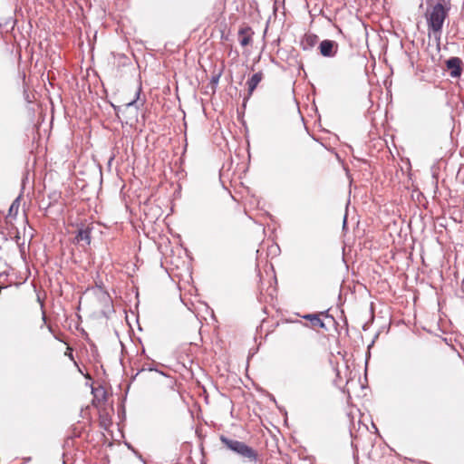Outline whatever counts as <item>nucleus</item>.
<instances>
[{
	"label": "nucleus",
	"mask_w": 464,
	"mask_h": 464,
	"mask_svg": "<svg viewBox=\"0 0 464 464\" xmlns=\"http://www.w3.org/2000/svg\"><path fill=\"white\" fill-rule=\"evenodd\" d=\"M447 16L448 9L441 3L431 5L426 11L425 17L429 34H432L436 39L440 38L443 24Z\"/></svg>",
	"instance_id": "f257e3e1"
},
{
	"label": "nucleus",
	"mask_w": 464,
	"mask_h": 464,
	"mask_svg": "<svg viewBox=\"0 0 464 464\" xmlns=\"http://www.w3.org/2000/svg\"><path fill=\"white\" fill-rule=\"evenodd\" d=\"M220 440L227 449L237 453L240 457L252 462H256L257 460V452L246 443L237 440L228 439L224 435L220 437Z\"/></svg>",
	"instance_id": "f03ea898"
},
{
	"label": "nucleus",
	"mask_w": 464,
	"mask_h": 464,
	"mask_svg": "<svg viewBox=\"0 0 464 464\" xmlns=\"http://www.w3.org/2000/svg\"><path fill=\"white\" fill-rule=\"evenodd\" d=\"M446 67L450 77L459 78L462 73L463 62L459 57H450L446 61Z\"/></svg>",
	"instance_id": "7ed1b4c3"
},
{
	"label": "nucleus",
	"mask_w": 464,
	"mask_h": 464,
	"mask_svg": "<svg viewBox=\"0 0 464 464\" xmlns=\"http://www.w3.org/2000/svg\"><path fill=\"white\" fill-rule=\"evenodd\" d=\"M319 50L324 57H334L338 51V44L333 40H324L319 44Z\"/></svg>",
	"instance_id": "20e7f679"
},
{
	"label": "nucleus",
	"mask_w": 464,
	"mask_h": 464,
	"mask_svg": "<svg viewBox=\"0 0 464 464\" xmlns=\"http://www.w3.org/2000/svg\"><path fill=\"white\" fill-rule=\"evenodd\" d=\"M253 32L250 27H242L238 31V41L242 46H247L252 42Z\"/></svg>",
	"instance_id": "39448f33"
},
{
	"label": "nucleus",
	"mask_w": 464,
	"mask_h": 464,
	"mask_svg": "<svg viewBox=\"0 0 464 464\" xmlns=\"http://www.w3.org/2000/svg\"><path fill=\"white\" fill-rule=\"evenodd\" d=\"M263 79V73L261 72H258L255 73L246 82L247 84V96L245 98V101H246L253 93L258 83Z\"/></svg>",
	"instance_id": "423d86ee"
},
{
	"label": "nucleus",
	"mask_w": 464,
	"mask_h": 464,
	"mask_svg": "<svg viewBox=\"0 0 464 464\" xmlns=\"http://www.w3.org/2000/svg\"><path fill=\"white\" fill-rule=\"evenodd\" d=\"M74 240L77 244H80L81 242H84L87 245H90L91 230L88 227H86V228L82 227V228L78 229L77 235H76Z\"/></svg>",
	"instance_id": "0eeeda50"
},
{
	"label": "nucleus",
	"mask_w": 464,
	"mask_h": 464,
	"mask_svg": "<svg viewBox=\"0 0 464 464\" xmlns=\"http://www.w3.org/2000/svg\"><path fill=\"white\" fill-rule=\"evenodd\" d=\"M304 318L310 321L312 325L314 327L325 328V324L320 318L319 314H309L304 315Z\"/></svg>",
	"instance_id": "6e6552de"
},
{
	"label": "nucleus",
	"mask_w": 464,
	"mask_h": 464,
	"mask_svg": "<svg viewBox=\"0 0 464 464\" xmlns=\"http://www.w3.org/2000/svg\"><path fill=\"white\" fill-rule=\"evenodd\" d=\"M318 37L315 34H306L302 42L304 49L312 48L317 43Z\"/></svg>",
	"instance_id": "1a4fd4ad"
},
{
	"label": "nucleus",
	"mask_w": 464,
	"mask_h": 464,
	"mask_svg": "<svg viewBox=\"0 0 464 464\" xmlns=\"http://www.w3.org/2000/svg\"><path fill=\"white\" fill-rule=\"evenodd\" d=\"M19 207H20V197L16 198L11 204V206L9 208V215L15 216L18 212Z\"/></svg>",
	"instance_id": "9d476101"
},
{
	"label": "nucleus",
	"mask_w": 464,
	"mask_h": 464,
	"mask_svg": "<svg viewBox=\"0 0 464 464\" xmlns=\"http://www.w3.org/2000/svg\"><path fill=\"white\" fill-rule=\"evenodd\" d=\"M140 89H139L138 92H136V99H134L133 101H131V102L127 103L128 107L136 105L137 101H138L139 96H140Z\"/></svg>",
	"instance_id": "9b49d317"
},
{
	"label": "nucleus",
	"mask_w": 464,
	"mask_h": 464,
	"mask_svg": "<svg viewBox=\"0 0 464 464\" xmlns=\"http://www.w3.org/2000/svg\"><path fill=\"white\" fill-rule=\"evenodd\" d=\"M43 322H44V324L46 323V315H45L44 312H43Z\"/></svg>",
	"instance_id": "f8f14e48"
},
{
	"label": "nucleus",
	"mask_w": 464,
	"mask_h": 464,
	"mask_svg": "<svg viewBox=\"0 0 464 464\" xmlns=\"http://www.w3.org/2000/svg\"><path fill=\"white\" fill-rule=\"evenodd\" d=\"M48 329L50 332H52V327L50 325L48 326Z\"/></svg>",
	"instance_id": "ddd939ff"
}]
</instances>
